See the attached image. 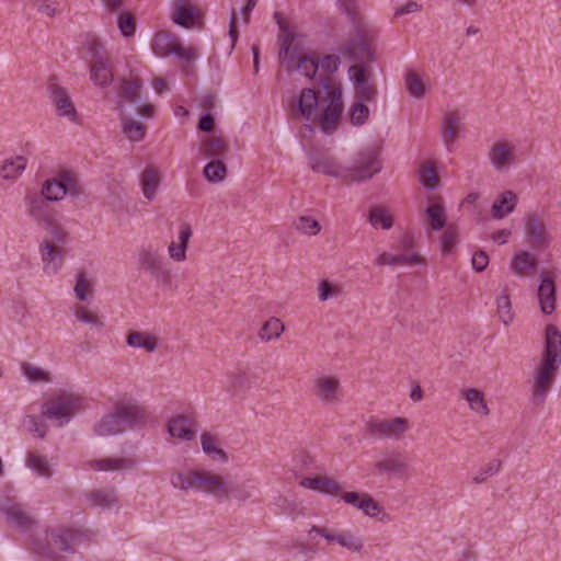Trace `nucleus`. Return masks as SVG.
Segmentation results:
<instances>
[{
	"label": "nucleus",
	"instance_id": "f257e3e1",
	"mask_svg": "<svg viewBox=\"0 0 561 561\" xmlns=\"http://www.w3.org/2000/svg\"><path fill=\"white\" fill-rule=\"evenodd\" d=\"M343 108L341 83L325 77L319 92L313 89L301 90L293 114L309 122L311 125L306 127L310 130L312 126H318L321 131L331 134L337 128Z\"/></svg>",
	"mask_w": 561,
	"mask_h": 561
},
{
	"label": "nucleus",
	"instance_id": "f03ea898",
	"mask_svg": "<svg viewBox=\"0 0 561 561\" xmlns=\"http://www.w3.org/2000/svg\"><path fill=\"white\" fill-rule=\"evenodd\" d=\"M561 365V333L554 325L546 329V346L542 358L534 371L531 397L536 404L545 402Z\"/></svg>",
	"mask_w": 561,
	"mask_h": 561
},
{
	"label": "nucleus",
	"instance_id": "7ed1b4c3",
	"mask_svg": "<svg viewBox=\"0 0 561 561\" xmlns=\"http://www.w3.org/2000/svg\"><path fill=\"white\" fill-rule=\"evenodd\" d=\"M76 531L65 525L47 526L32 540V551L43 561H61L66 553H73Z\"/></svg>",
	"mask_w": 561,
	"mask_h": 561
},
{
	"label": "nucleus",
	"instance_id": "20e7f679",
	"mask_svg": "<svg viewBox=\"0 0 561 561\" xmlns=\"http://www.w3.org/2000/svg\"><path fill=\"white\" fill-rule=\"evenodd\" d=\"M83 402L84 399L79 393L59 390L42 404L41 414L61 427L83 408Z\"/></svg>",
	"mask_w": 561,
	"mask_h": 561
},
{
	"label": "nucleus",
	"instance_id": "39448f33",
	"mask_svg": "<svg viewBox=\"0 0 561 561\" xmlns=\"http://www.w3.org/2000/svg\"><path fill=\"white\" fill-rule=\"evenodd\" d=\"M377 35L378 31L374 25L358 24L354 27L352 37L345 43L343 51L354 61H373Z\"/></svg>",
	"mask_w": 561,
	"mask_h": 561
},
{
	"label": "nucleus",
	"instance_id": "423d86ee",
	"mask_svg": "<svg viewBox=\"0 0 561 561\" xmlns=\"http://www.w3.org/2000/svg\"><path fill=\"white\" fill-rule=\"evenodd\" d=\"M41 193L46 201L59 202L66 197L82 194V186L78 175L72 171H61L56 176L44 181Z\"/></svg>",
	"mask_w": 561,
	"mask_h": 561
},
{
	"label": "nucleus",
	"instance_id": "0eeeda50",
	"mask_svg": "<svg viewBox=\"0 0 561 561\" xmlns=\"http://www.w3.org/2000/svg\"><path fill=\"white\" fill-rule=\"evenodd\" d=\"M310 393L323 407L339 404L343 398L340 377L334 374L318 373L310 381Z\"/></svg>",
	"mask_w": 561,
	"mask_h": 561
},
{
	"label": "nucleus",
	"instance_id": "6e6552de",
	"mask_svg": "<svg viewBox=\"0 0 561 561\" xmlns=\"http://www.w3.org/2000/svg\"><path fill=\"white\" fill-rule=\"evenodd\" d=\"M411 424L402 416L371 419L366 424V430L376 439L401 440L410 431Z\"/></svg>",
	"mask_w": 561,
	"mask_h": 561
},
{
	"label": "nucleus",
	"instance_id": "1a4fd4ad",
	"mask_svg": "<svg viewBox=\"0 0 561 561\" xmlns=\"http://www.w3.org/2000/svg\"><path fill=\"white\" fill-rule=\"evenodd\" d=\"M381 170V162L375 149L368 148L356 154L352 165L346 167V182H364Z\"/></svg>",
	"mask_w": 561,
	"mask_h": 561
},
{
	"label": "nucleus",
	"instance_id": "9d476101",
	"mask_svg": "<svg viewBox=\"0 0 561 561\" xmlns=\"http://www.w3.org/2000/svg\"><path fill=\"white\" fill-rule=\"evenodd\" d=\"M152 51L160 57H167L172 54L184 61H192L196 57L193 47H184L180 44L178 37L169 32H159L156 34L152 44Z\"/></svg>",
	"mask_w": 561,
	"mask_h": 561
},
{
	"label": "nucleus",
	"instance_id": "9b49d317",
	"mask_svg": "<svg viewBox=\"0 0 561 561\" xmlns=\"http://www.w3.org/2000/svg\"><path fill=\"white\" fill-rule=\"evenodd\" d=\"M311 533H316L332 543H336L351 553H362L365 543L363 537L352 529H329L312 526Z\"/></svg>",
	"mask_w": 561,
	"mask_h": 561
},
{
	"label": "nucleus",
	"instance_id": "f8f14e48",
	"mask_svg": "<svg viewBox=\"0 0 561 561\" xmlns=\"http://www.w3.org/2000/svg\"><path fill=\"white\" fill-rule=\"evenodd\" d=\"M488 159L495 171L510 170L517 162L515 144L506 138L494 140L489 148Z\"/></svg>",
	"mask_w": 561,
	"mask_h": 561
},
{
	"label": "nucleus",
	"instance_id": "ddd939ff",
	"mask_svg": "<svg viewBox=\"0 0 561 561\" xmlns=\"http://www.w3.org/2000/svg\"><path fill=\"white\" fill-rule=\"evenodd\" d=\"M374 469L378 476L408 477L409 463L403 453L396 448L386 449L375 461Z\"/></svg>",
	"mask_w": 561,
	"mask_h": 561
},
{
	"label": "nucleus",
	"instance_id": "4468645a",
	"mask_svg": "<svg viewBox=\"0 0 561 561\" xmlns=\"http://www.w3.org/2000/svg\"><path fill=\"white\" fill-rule=\"evenodd\" d=\"M0 514L4 516L7 523L21 530H27L36 524L35 517L27 507L20 502L7 499L0 503Z\"/></svg>",
	"mask_w": 561,
	"mask_h": 561
},
{
	"label": "nucleus",
	"instance_id": "2eb2a0df",
	"mask_svg": "<svg viewBox=\"0 0 561 561\" xmlns=\"http://www.w3.org/2000/svg\"><path fill=\"white\" fill-rule=\"evenodd\" d=\"M465 112L459 108L449 110L444 113L440 136L446 147H450L465 131Z\"/></svg>",
	"mask_w": 561,
	"mask_h": 561
},
{
	"label": "nucleus",
	"instance_id": "dca6fc26",
	"mask_svg": "<svg viewBox=\"0 0 561 561\" xmlns=\"http://www.w3.org/2000/svg\"><path fill=\"white\" fill-rule=\"evenodd\" d=\"M197 491L213 495L214 497L222 501L227 495L228 480L210 470H197Z\"/></svg>",
	"mask_w": 561,
	"mask_h": 561
},
{
	"label": "nucleus",
	"instance_id": "f3484780",
	"mask_svg": "<svg viewBox=\"0 0 561 561\" xmlns=\"http://www.w3.org/2000/svg\"><path fill=\"white\" fill-rule=\"evenodd\" d=\"M90 79L98 87H107L113 81V73L108 57L95 45L90 65Z\"/></svg>",
	"mask_w": 561,
	"mask_h": 561
},
{
	"label": "nucleus",
	"instance_id": "a211bd4d",
	"mask_svg": "<svg viewBox=\"0 0 561 561\" xmlns=\"http://www.w3.org/2000/svg\"><path fill=\"white\" fill-rule=\"evenodd\" d=\"M39 251L43 262V272L49 276L57 274L64 265L65 248L55 247L51 245V243H42Z\"/></svg>",
	"mask_w": 561,
	"mask_h": 561
},
{
	"label": "nucleus",
	"instance_id": "6ab92c4d",
	"mask_svg": "<svg viewBox=\"0 0 561 561\" xmlns=\"http://www.w3.org/2000/svg\"><path fill=\"white\" fill-rule=\"evenodd\" d=\"M447 222V214L440 197L430 201L424 211V227L427 233L442 230Z\"/></svg>",
	"mask_w": 561,
	"mask_h": 561
},
{
	"label": "nucleus",
	"instance_id": "aec40b11",
	"mask_svg": "<svg viewBox=\"0 0 561 561\" xmlns=\"http://www.w3.org/2000/svg\"><path fill=\"white\" fill-rule=\"evenodd\" d=\"M350 79L355 87L356 99L369 101L376 94L375 87L368 81L366 69L363 65H353L348 69Z\"/></svg>",
	"mask_w": 561,
	"mask_h": 561
},
{
	"label": "nucleus",
	"instance_id": "412c9836",
	"mask_svg": "<svg viewBox=\"0 0 561 561\" xmlns=\"http://www.w3.org/2000/svg\"><path fill=\"white\" fill-rule=\"evenodd\" d=\"M300 485L329 496H337L341 493L340 483L325 474L306 477L300 481Z\"/></svg>",
	"mask_w": 561,
	"mask_h": 561
},
{
	"label": "nucleus",
	"instance_id": "4be33fe9",
	"mask_svg": "<svg viewBox=\"0 0 561 561\" xmlns=\"http://www.w3.org/2000/svg\"><path fill=\"white\" fill-rule=\"evenodd\" d=\"M168 433L176 439L192 440L195 437L196 423L184 415L173 416L168 422Z\"/></svg>",
	"mask_w": 561,
	"mask_h": 561
},
{
	"label": "nucleus",
	"instance_id": "5701e85b",
	"mask_svg": "<svg viewBox=\"0 0 561 561\" xmlns=\"http://www.w3.org/2000/svg\"><path fill=\"white\" fill-rule=\"evenodd\" d=\"M49 91L51 94L53 103L56 107L57 114L59 116H65L71 122L77 119V111L66 92V90L57 84H50Z\"/></svg>",
	"mask_w": 561,
	"mask_h": 561
},
{
	"label": "nucleus",
	"instance_id": "b1692460",
	"mask_svg": "<svg viewBox=\"0 0 561 561\" xmlns=\"http://www.w3.org/2000/svg\"><path fill=\"white\" fill-rule=\"evenodd\" d=\"M198 151L206 159H222L229 151V145L221 136L210 135L203 138Z\"/></svg>",
	"mask_w": 561,
	"mask_h": 561
},
{
	"label": "nucleus",
	"instance_id": "393cba45",
	"mask_svg": "<svg viewBox=\"0 0 561 561\" xmlns=\"http://www.w3.org/2000/svg\"><path fill=\"white\" fill-rule=\"evenodd\" d=\"M256 492L257 488L251 479L237 483L228 481L227 495L224 496L222 501L234 500L238 503H245L253 500Z\"/></svg>",
	"mask_w": 561,
	"mask_h": 561
},
{
	"label": "nucleus",
	"instance_id": "a878e982",
	"mask_svg": "<svg viewBox=\"0 0 561 561\" xmlns=\"http://www.w3.org/2000/svg\"><path fill=\"white\" fill-rule=\"evenodd\" d=\"M311 168L320 172L346 182V167L341 165L334 158L319 156L312 159Z\"/></svg>",
	"mask_w": 561,
	"mask_h": 561
},
{
	"label": "nucleus",
	"instance_id": "bb28decb",
	"mask_svg": "<svg viewBox=\"0 0 561 561\" xmlns=\"http://www.w3.org/2000/svg\"><path fill=\"white\" fill-rule=\"evenodd\" d=\"M525 232L534 245L543 248L548 244L546 224L539 216L529 215L527 217Z\"/></svg>",
	"mask_w": 561,
	"mask_h": 561
},
{
	"label": "nucleus",
	"instance_id": "cd10ccee",
	"mask_svg": "<svg viewBox=\"0 0 561 561\" xmlns=\"http://www.w3.org/2000/svg\"><path fill=\"white\" fill-rule=\"evenodd\" d=\"M85 501L91 507L111 510L118 503V496L115 490L94 489L84 494Z\"/></svg>",
	"mask_w": 561,
	"mask_h": 561
},
{
	"label": "nucleus",
	"instance_id": "c85d7f7f",
	"mask_svg": "<svg viewBox=\"0 0 561 561\" xmlns=\"http://www.w3.org/2000/svg\"><path fill=\"white\" fill-rule=\"evenodd\" d=\"M537 297L540 310L545 314H551L556 309V285L551 277L543 276L541 278Z\"/></svg>",
	"mask_w": 561,
	"mask_h": 561
},
{
	"label": "nucleus",
	"instance_id": "c756f323",
	"mask_svg": "<svg viewBox=\"0 0 561 561\" xmlns=\"http://www.w3.org/2000/svg\"><path fill=\"white\" fill-rule=\"evenodd\" d=\"M72 314L75 318L87 325H89L91 329L95 330L96 332H100L105 327L104 319L99 313L98 310L91 309L87 305L82 304H76L72 307Z\"/></svg>",
	"mask_w": 561,
	"mask_h": 561
},
{
	"label": "nucleus",
	"instance_id": "7c9ffc66",
	"mask_svg": "<svg viewBox=\"0 0 561 561\" xmlns=\"http://www.w3.org/2000/svg\"><path fill=\"white\" fill-rule=\"evenodd\" d=\"M138 261L140 267L151 276L159 274L160 268L165 264L162 254L152 247L141 249L138 254Z\"/></svg>",
	"mask_w": 561,
	"mask_h": 561
},
{
	"label": "nucleus",
	"instance_id": "2f4dec72",
	"mask_svg": "<svg viewBox=\"0 0 561 561\" xmlns=\"http://www.w3.org/2000/svg\"><path fill=\"white\" fill-rule=\"evenodd\" d=\"M113 412L121 421L119 425L122 426L123 431L139 424L144 420L142 411L135 404H118L115 407Z\"/></svg>",
	"mask_w": 561,
	"mask_h": 561
},
{
	"label": "nucleus",
	"instance_id": "473e14b6",
	"mask_svg": "<svg viewBox=\"0 0 561 561\" xmlns=\"http://www.w3.org/2000/svg\"><path fill=\"white\" fill-rule=\"evenodd\" d=\"M135 460L124 457H110L90 462L92 469L98 471H125L135 468Z\"/></svg>",
	"mask_w": 561,
	"mask_h": 561
},
{
	"label": "nucleus",
	"instance_id": "72a5a7b5",
	"mask_svg": "<svg viewBox=\"0 0 561 561\" xmlns=\"http://www.w3.org/2000/svg\"><path fill=\"white\" fill-rule=\"evenodd\" d=\"M462 398L467 401L469 409L480 417H486L490 414L484 393L477 388H469L461 392Z\"/></svg>",
	"mask_w": 561,
	"mask_h": 561
},
{
	"label": "nucleus",
	"instance_id": "f704fd0d",
	"mask_svg": "<svg viewBox=\"0 0 561 561\" xmlns=\"http://www.w3.org/2000/svg\"><path fill=\"white\" fill-rule=\"evenodd\" d=\"M517 195L512 191H505L494 201L491 211L495 219H503L514 211L516 207Z\"/></svg>",
	"mask_w": 561,
	"mask_h": 561
},
{
	"label": "nucleus",
	"instance_id": "c9c22d12",
	"mask_svg": "<svg viewBox=\"0 0 561 561\" xmlns=\"http://www.w3.org/2000/svg\"><path fill=\"white\" fill-rule=\"evenodd\" d=\"M160 173L157 169L152 167H147L140 176V185L142 190L144 196L148 201H152L156 198L160 185Z\"/></svg>",
	"mask_w": 561,
	"mask_h": 561
},
{
	"label": "nucleus",
	"instance_id": "e433bc0d",
	"mask_svg": "<svg viewBox=\"0 0 561 561\" xmlns=\"http://www.w3.org/2000/svg\"><path fill=\"white\" fill-rule=\"evenodd\" d=\"M126 343L130 347L144 348L148 353H153L159 345V339L142 331H133L126 336Z\"/></svg>",
	"mask_w": 561,
	"mask_h": 561
},
{
	"label": "nucleus",
	"instance_id": "4c0bfd02",
	"mask_svg": "<svg viewBox=\"0 0 561 561\" xmlns=\"http://www.w3.org/2000/svg\"><path fill=\"white\" fill-rule=\"evenodd\" d=\"M43 226L47 231V237L43 241V243H51L55 247H64V244L68 240L67 230L53 218H44Z\"/></svg>",
	"mask_w": 561,
	"mask_h": 561
},
{
	"label": "nucleus",
	"instance_id": "58836bf2",
	"mask_svg": "<svg viewBox=\"0 0 561 561\" xmlns=\"http://www.w3.org/2000/svg\"><path fill=\"white\" fill-rule=\"evenodd\" d=\"M197 11L192 4H173L172 21L185 28L194 27L196 24Z\"/></svg>",
	"mask_w": 561,
	"mask_h": 561
},
{
	"label": "nucleus",
	"instance_id": "ea45409f",
	"mask_svg": "<svg viewBox=\"0 0 561 561\" xmlns=\"http://www.w3.org/2000/svg\"><path fill=\"white\" fill-rule=\"evenodd\" d=\"M375 263L377 265H421L424 264L423 257L419 254L413 253L409 255H394L388 252H382L378 255Z\"/></svg>",
	"mask_w": 561,
	"mask_h": 561
},
{
	"label": "nucleus",
	"instance_id": "a19ab883",
	"mask_svg": "<svg viewBox=\"0 0 561 561\" xmlns=\"http://www.w3.org/2000/svg\"><path fill=\"white\" fill-rule=\"evenodd\" d=\"M122 134L131 142L141 141L147 131V127L145 124L140 122H136L135 119L127 117L126 115H121L119 117Z\"/></svg>",
	"mask_w": 561,
	"mask_h": 561
},
{
	"label": "nucleus",
	"instance_id": "79ce46f5",
	"mask_svg": "<svg viewBox=\"0 0 561 561\" xmlns=\"http://www.w3.org/2000/svg\"><path fill=\"white\" fill-rule=\"evenodd\" d=\"M253 377L251 374L237 369L228 374L227 376V389L230 392L239 393L249 390L252 386Z\"/></svg>",
	"mask_w": 561,
	"mask_h": 561
},
{
	"label": "nucleus",
	"instance_id": "37998d69",
	"mask_svg": "<svg viewBox=\"0 0 561 561\" xmlns=\"http://www.w3.org/2000/svg\"><path fill=\"white\" fill-rule=\"evenodd\" d=\"M142 82L138 78L123 79L119 83L118 95L126 102L136 103L140 100Z\"/></svg>",
	"mask_w": 561,
	"mask_h": 561
},
{
	"label": "nucleus",
	"instance_id": "c03bdc74",
	"mask_svg": "<svg viewBox=\"0 0 561 561\" xmlns=\"http://www.w3.org/2000/svg\"><path fill=\"white\" fill-rule=\"evenodd\" d=\"M407 92L415 99H422L426 94V81L414 70H408L404 75Z\"/></svg>",
	"mask_w": 561,
	"mask_h": 561
},
{
	"label": "nucleus",
	"instance_id": "a18cd8bd",
	"mask_svg": "<svg viewBox=\"0 0 561 561\" xmlns=\"http://www.w3.org/2000/svg\"><path fill=\"white\" fill-rule=\"evenodd\" d=\"M203 451L214 460L227 461V454L219 447V439L211 433H204L201 436Z\"/></svg>",
	"mask_w": 561,
	"mask_h": 561
},
{
	"label": "nucleus",
	"instance_id": "49530a36",
	"mask_svg": "<svg viewBox=\"0 0 561 561\" xmlns=\"http://www.w3.org/2000/svg\"><path fill=\"white\" fill-rule=\"evenodd\" d=\"M537 265L536 260L530 253L526 251L517 252L510 264L511 270L517 276H525L529 271L534 270Z\"/></svg>",
	"mask_w": 561,
	"mask_h": 561
},
{
	"label": "nucleus",
	"instance_id": "de8ad7c7",
	"mask_svg": "<svg viewBox=\"0 0 561 561\" xmlns=\"http://www.w3.org/2000/svg\"><path fill=\"white\" fill-rule=\"evenodd\" d=\"M26 465L39 477L48 479L53 476L51 466L44 455L30 451L26 456Z\"/></svg>",
	"mask_w": 561,
	"mask_h": 561
},
{
	"label": "nucleus",
	"instance_id": "09e8293b",
	"mask_svg": "<svg viewBox=\"0 0 561 561\" xmlns=\"http://www.w3.org/2000/svg\"><path fill=\"white\" fill-rule=\"evenodd\" d=\"M119 420L114 414V412H111L106 415H104L94 426V431L96 435L105 437L111 435H117L123 431L122 426L119 425Z\"/></svg>",
	"mask_w": 561,
	"mask_h": 561
},
{
	"label": "nucleus",
	"instance_id": "8fccbe9b",
	"mask_svg": "<svg viewBox=\"0 0 561 561\" xmlns=\"http://www.w3.org/2000/svg\"><path fill=\"white\" fill-rule=\"evenodd\" d=\"M227 165L221 159L210 160L203 170L205 179L213 184L221 183L227 178Z\"/></svg>",
	"mask_w": 561,
	"mask_h": 561
},
{
	"label": "nucleus",
	"instance_id": "3c124183",
	"mask_svg": "<svg viewBox=\"0 0 561 561\" xmlns=\"http://www.w3.org/2000/svg\"><path fill=\"white\" fill-rule=\"evenodd\" d=\"M339 9L347 16L356 27L358 24H369L363 20L362 7L358 0H337Z\"/></svg>",
	"mask_w": 561,
	"mask_h": 561
},
{
	"label": "nucleus",
	"instance_id": "603ef678",
	"mask_svg": "<svg viewBox=\"0 0 561 561\" xmlns=\"http://www.w3.org/2000/svg\"><path fill=\"white\" fill-rule=\"evenodd\" d=\"M197 470L181 472L176 471L171 474L170 482L171 484L182 491L195 490L197 491Z\"/></svg>",
	"mask_w": 561,
	"mask_h": 561
},
{
	"label": "nucleus",
	"instance_id": "864d4df0",
	"mask_svg": "<svg viewBox=\"0 0 561 561\" xmlns=\"http://www.w3.org/2000/svg\"><path fill=\"white\" fill-rule=\"evenodd\" d=\"M26 168V159L18 156L12 159H7L1 168V176L4 180H15Z\"/></svg>",
	"mask_w": 561,
	"mask_h": 561
},
{
	"label": "nucleus",
	"instance_id": "5fc2aeb1",
	"mask_svg": "<svg viewBox=\"0 0 561 561\" xmlns=\"http://www.w3.org/2000/svg\"><path fill=\"white\" fill-rule=\"evenodd\" d=\"M285 327L277 318H270L259 331V337L264 342L278 339L284 332Z\"/></svg>",
	"mask_w": 561,
	"mask_h": 561
},
{
	"label": "nucleus",
	"instance_id": "6e6d98bb",
	"mask_svg": "<svg viewBox=\"0 0 561 561\" xmlns=\"http://www.w3.org/2000/svg\"><path fill=\"white\" fill-rule=\"evenodd\" d=\"M23 376L31 382H50L51 374L38 366L23 363L21 366Z\"/></svg>",
	"mask_w": 561,
	"mask_h": 561
},
{
	"label": "nucleus",
	"instance_id": "4d7b16f0",
	"mask_svg": "<svg viewBox=\"0 0 561 561\" xmlns=\"http://www.w3.org/2000/svg\"><path fill=\"white\" fill-rule=\"evenodd\" d=\"M368 220L375 228L380 226L385 230H389L393 226L392 216L382 207H374L370 209Z\"/></svg>",
	"mask_w": 561,
	"mask_h": 561
},
{
	"label": "nucleus",
	"instance_id": "13d9d810",
	"mask_svg": "<svg viewBox=\"0 0 561 561\" xmlns=\"http://www.w3.org/2000/svg\"><path fill=\"white\" fill-rule=\"evenodd\" d=\"M501 466H502V462L499 459H493L492 461L482 466L472 477V483H474V484L483 483L488 478H490L493 474H495L496 472H499Z\"/></svg>",
	"mask_w": 561,
	"mask_h": 561
},
{
	"label": "nucleus",
	"instance_id": "bf43d9fd",
	"mask_svg": "<svg viewBox=\"0 0 561 561\" xmlns=\"http://www.w3.org/2000/svg\"><path fill=\"white\" fill-rule=\"evenodd\" d=\"M496 307H497V314L501 319V321L507 325L510 324L513 319L514 314L512 312V305L508 295L503 294L497 297L496 299Z\"/></svg>",
	"mask_w": 561,
	"mask_h": 561
},
{
	"label": "nucleus",
	"instance_id": "052dcab7",
	"mask_svg": "<svg viewBox=\"0 0 561 561\" xmlns=\"http://www.w3.org/2000/svg\"><path fill=\"white\" fill-rule=\"evenodd\" d=\"M296 229L304 234L316 236L320 232L321 226L314 218L301 216L296 221Z\"/></svg>",
	"mask_w": 561,
	"mask_h": 561
},
{
	"label": "nucleus",
	"instance_id": "680f3d73",
	"mask_svg": "<svg viewBox=\"0 0 561 561\" xmlns=\"http://www.w3.org/2000/svg\"><path fill=\"white\" fill-rule=\"evenodd\" d=\"M73 290L79 300L84 301L88 299L89 294L92 291V284L88 279L85 273H78L76 275V285Z\"/></svg>",
	"mask_w": 561,
	"mask_h": 561
},
{
	"label": "nucleus",
	"instance_id": "e2e57ef3",
	"mask_svg": "<svg viewBox=\"0 0 561 561\" xmlns=\"http://www.w3.org/2000/svg\"><path fill=\"white\" fill-rule=\"evenodd\" d=\"M358 510L368 517H378L382 512V507L368 493H363Z\"/></svg>",
	"mask_w": 561,
	"mask_h": 561
},
{
	"label": "nucleus",
	"instance_id": "0e129e2a",
	"mask_svg": "<svg viewBox=\"0 0 561 561\" xmlns=\"http://www.w3.org/2000/svg\"><path fill=\"white\" fill-rule=\"evenodd\" d=\"M297 70L311 79L319 70V61L313 57L305 56L299 59Z\"/></svg>",
	"mask_w": 561,
	"mask_h": 561
},
{
	"label": "nucleus",
	"instance_id": "69168bd1",
	"mask_svg": "<svg viewBox=\"0 0 561 561\" xmlns=\"http://www.w3.org/2000/svg\"><path fill=\"white\" fill-rule=\"evenodd\" d=\"M117 26L121 34L125 37H130L135 34L136 24L130 14L121 12L117 16Z\"/></svg>",
	"mask_w": 561,
	"mask_h": 561
},
{
	"label": "nucleus",
	"instance_id": "338daca9",
	"mask_svg": "<svg viewBox=\"0 0 561 561\" xmlns=\"http://www.w3.org/2000/svg\"><path fill=\"white\" fill-rule=\"evenodd\" d=\"M341 295V289L329 280H321L318 286V297L320 301H327L330 298H336Z\"/></svg>",
	"mask_w": 561,
	"mask_h": 561
},
{
	"label": "nucleus",
	"instance_id": "774afa93",
	"mask_svg": "<svg viewBox=\"0 0 561 561\" xmlns=\"http://www.w3.org/2000/svg\"><path fill=\"white\" fill-rule=\"evenodd\" d=\"M24 426L30 433L39 438H44L47 432L45 423L38 421L35 416L28 415L24 419Z\"/></svg>",
	"mask_w": 561,
	"mask_h": 561
}]
</instances>
